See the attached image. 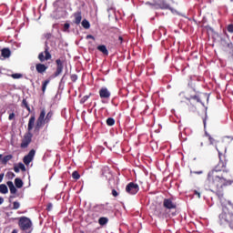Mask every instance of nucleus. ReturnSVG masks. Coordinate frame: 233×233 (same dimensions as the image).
I'll use <instances>...</instances> for the list:
<instances>
[{"mask_svg":"<svg viewBox=\"0 0 233 233\" xmlns=\"http://www.w3.org/2000/svg\"><path fill=\"white\" fill-rule=\"evenodd\" d=\"M35 125V116H31L27 125L28 132H32L34 130V126Z\"/></svg>","mask_w":233,"mask_h":233,"instance_id":"16","label":"nucleus"},{"mask_svg":"<svg viewBox=\"0 0 233 233\" xmlns=\"http://www.w3.org/2000/svg\"><path fill=\"white\" fill-rule=\"evenodd\" d=\"M52 117H54V112L49 111L46 114V110L45 108L41 109L40 115L36 120L35 127V132H39L43 127H45V124L50 123L52 121Z\"/></svg>","mask_w":233,"mask_h":233,"instance_id":"2","label":"nucleus"},{"mask_svg":"<svg viewBox=\"0 0 233 233\" xmlns=\"http://www.w3.org/2000/svg\"><path fill=\"white\" fill-rule=\"evenodd\" d=\"M98 223H99V225H101V227L106 225V223H108V218H106V217H101V218L98 219Z\"/></svg>","mask_w":233,"mask_h":233,"instance_id":"26","label":"nucleus"},{"mask_svg":"<svg viewBox=\"0 0 233 233\" xmlns=\"http://www.w3.org/2000/svg\"><path fill=\"white\" fill-rule=\"evenodd\" d=\"M19 207H21V204H19V202L15 201V202L13 203V209H14V210H17V208H19Z\"/></svg>","mask_w":233,"mask_h":233,"instance_id":"34","label":"nucleus"},{"mask_svg":"<svg viewBox=\"0 0 233 233\" xmlns=\"http://www.w3.org/2000/svg\"><path fill=\"white\" fill-rule=\"evenodd\" d=\"M188 101H196L197 103H201V96L199 95L191 96Z\"/></svg>","mask_w":233,"mask_h":233,"instance_id":"25","label":"nucleus"},{"mask_svg":"<svg viewBox=\"0 0 233 233\" xmlns=\"http://www.w3.org/2000/svg\"><path fill=\"white\" fill-rule=\"evenodd\" d=\"M69 28H70V24L66 23V24L64 25V32H66Z\"/></svg>","mask_w":233,"mask_h":233,"instance_id":"39","label":"nucleus"},{"mask_svg":"<svg viewBox=\"0 0 233 233\" xmlns=\"http://www.w3.org/2000/svg\"><path fill=\"white\" fill-rule=\"evenodd\" d=\"M82 26L83 28H86V30H88V28H90V22H88L86 19H84L82 21Z\"/></svg>","mask_w":233,"mask_h":233,"instance_id":"29","label":"nucleus"},{"mask_svg":"<svg viewBox=\"0 0 233 233\" xmlns=\"http://www.w3.org/2000/svg\"><path fill=\"white\" fill-rule=\"evenodd\" d=\"M227 30L229 34H233V24H229L227 27Z\"/></svg>","mask_w":233,"mask_h":233,"instance_id":"35","label":"nucleus"},{"mask_svg":"<svg viewBox=\"0 0 233 233\" xmlns=\"http://www.w3.org/2000/svg\"><path fill=\"white\" fill-rule=\"evenodd\" d=\"M11 159H14V156H12V155L5 156L2 158V164L3 165H7L8 161H11Z\"/></svg>","mask_w":233,"mask_h":233,"instance_id":"22","label":"nucleus"},{"mask_svg":"<svg viewBox=\"0 0 233 233\" xmlns=\"http://www.w3.org/2000/svg\"><path fill=\"white\" fill-rule=\"evenodd\" d=\"M34 156H35V150L31 149L29 153L26 156H25L23 158V162L25 163V165L26 166L30 165V163L34 161Z\"/></svg>","mask_w":233,"mask_h":233,"instance_id":"12","label":"nucleus"},{"mask_svg":"<svg viewBox=\"0 0 233 233\" xmlns=\"http://www.w3.org/2000/svg\"><path fill=\"white\" fill-rule=\"evenodd\" d=\"M88 97H90V96H83L82 98H81V100H80V103H86V101H88Z\"/></svg>","mask_w":233,"mask_h":233,"instance_id":"38","label":"nucleus"},{"mask_svg":"<svg viewBox=\"0 0 233 233\" xmlns=\"http://www.w3.org/2000/svg\"><path fill=\"white\" fill-rule=\"evenodd\" d=\"M154 216L159 219H167V218H170V213H168V211L163 208H156L154 210Z\"/></svg>","mask_w":233,"mask_h":233,"instance_id":"8","label":"nucleus"},{"mask_svg":"<svg viewBox=\"0 0 233 233\" xmlns=\"http://www.w3.org/2000/svg\"><path fill=\"white\" fill-rule=\"evenodd\" d=\"M155 3L147 2L146 5H149L155 10H170V5L165 2V0H154Z\"/></svg>","mask_w":233,"mask_h":233,"instance_id":"5","label":"nucleus"},{"mask_svg":"<svg viewBox=\"0 0 233 233\" xmlns=\"http://www.w3.org/2000/svg\"><path fill=\"white\" fill-rule=\"evenodd\" d=\"M56 70L53 76H54V77H59V76H61V74H63V68H64L63 60L56 59Z\"/></svg>","mask_w":233,"mask_h":233,"instance_id":"11","label":"nucleus"},{"mask_svg":"<svg viewBox=\"0 0 233 233\" xmlns=\"http://www.w3.org/2000/svg\"><path fill=\"white\" fill-rule=\"evenodd\" d=\"M119 45H123V36H118Z\"/></svg>","mask_w":233,"mask_h":233,"instance_id":"45","label":"nucleus"},{"mask_svg":"<svg viewBox=\"0 0 233 233\" xmlns=\"http://www.w3.org/2000/svg\"><path fill=\"white\" fill-rule=\"evenodd\" d=\"M206 136H207L210 145H215L216 149L218 150V152L220 156H221V154H223V152H227V147H225V144L223 143V141H218V139H216L215 137L210 136V134H208V133H206Z\"/></svg>","mask_w":233,"mask_h":233,"instance_id":"4","label":"nucleus"},{"mask_svg":"<svg viewBox=\"0 0 233 233\" xmlns=\"http://www.w3.org/2000/svg\"><path fill=\"white\" fill-rule=\"evenodd\" d=\"M81 233H85V232L82 231Z\"/></svg>","mask_w":233,"mask_h":233,"instance_id":"53","label":"nucleus"},{"mask_svg":"<svg viewBox=\"0 0 233 233\" xmlns=\"http://www.w3.org/2000/svg\"><path fill=\"white\" fill-rule=\"evenodd\" d=\"M218 224L220 227L228 225L229 228L233 230V213L228 211V208H222V213L218 216Z\"/></svg>","mask_w":233,"mask_h":233,"instance_id":"3","label":"nucleus"},{"mask_svg":"<svg viewBox=\"0 0 233 233\" xmlns=\"http://www.w3.org/2000/svg\"><path fill=\"white\" fill-rule=\"evenodd\" d=\"M126 192L130 196H136L139 192V185L130 182L126 186Z\"/></svg>","mask_w":233,"mask_h":233,"instance_id":"9","label":"nucleus"},{"mask_svg":"<svg viewBox=\"0 0 233 233\" xmlns=\"http://www.w3.org/2000/svg\"><path fill=\"white\" fill-rule=\"evenodd\" d=\"M14 117H15V113H11L8 116L9 121H12V119H14Z\"/></svg>","mask_w":233,"mask_h":233,"instance_id":"40","label":"nucleus"},{"mask_svg":"<svg viewBox=\"0 0 233 233\" xmlns=\"http://www.w3.org/2000/svg\"><path fill=\"white\" fill-rule=\"evenodd\" d=\"M70 79L71 81H73V83H76L77 81V75L76 74L71 75Z\"/></svg>","mask_w":233,"mask_h":233,"instance_id":"36","label":"nucleus"},{"mask_svg":"<svg viewBox=\"0 0 233 233\" xmlns=\"http://www.w3.org/2000/svg\"><path fill=\"white\" fill-rule=\"evenodd\" d=\"M48 46H46L45 48V52H41L38 55V59L40 61V63H45V61H48L50 59H52V55L50 54V51Z\"/></svg>","mask_w":233,"mask_h":233,"instance_id":"10","label":"nucleus"},{"mask_svg":"<svg viewBox=\"0 0 233 233\" xmlns=\"http://www.w3.org/2000/svg\"><path fill=\"white\" fill-rule=\"evenodd\" d=\"M18 168L19 170H22V172H26V167H25V164L23 163H18Z\"/></svg>","mask_w":233,"mask_h":233,"instance_id":"33","label":"nucleus"},{"mask_svg":"<svg viewBox=\"0 0 233 233\" xmlns=\"http://www.w3.org/2000/svg\"><path fill=\"white\" fill-rule=\"evenodd\" d=\"M116 125V120L113 117H108L106 119V126L107 127H114Z\"/></svg>","mask_w":233,"mask_h":233,"instance_id":"28","label":"nucleus"},{"mask_svg":"<svg viewBox=\"0 0 233 233\" xmlns=\"http://www.w3.org/2000/svg\"><path fill=\"white\" fill-rule=\"evenodd\" d=\"M195 196H198V198H201V193H199L198 190L194 191Z\"/></svg>","mask_w":233,"mask_h":233,"instance_id":"43","label":"nucleus"},{"mask_svg":"<svg viewBox=\"0 0 233 233\" xmlns=\"http://www.w3.org/2000/svg\"><path fill=\"white\" fill-rule=\"evenodd\" d=\"M49 84H50V79H46L43 82V84H42L43 94H45V92H46V86H48Z\"/></svg>","mask_w":233,"mask_h":233,"instance_id":"27","label":"nucleus"},{"mask_svg":"<svg viewBox=\"0 0 233 233\" xmlns=\"http://www.w3.org/2000/svg\"><path fill=\"white\" fill-rule=\"evenodd\" d=\"M163 207L166 210H176L177 208V204L174 202V198H164L163 200Z\"/></svg>","mask_w":233,"mask_h":233,"instance_id":"7","label":"nucleus"},{"mask_svg":"<svg viewBox=\"0 0 233 233\" xmlns=\"http://www.w3.org/2000/svg\"><path fill=\"white\" fill-rule=\"evenodd\" d=\"M0 159H3V155L2 154H0Z\"/></svg>","mask_w":233,"mask_h":233,"instance_id":"51","label":"nucleus"},{"mask_svg":"<svg viewBox=\"0 0 233 233\" xmlns=\"http://www.w3.org/2000/svg\"><path fill=\"white\" fill-rule=\"evenodd\" d=\"M111 93L106 87H101L99 90V96L101 99H110Z\"/></svg>","mask_w":233,"mask_h":233,"instance_id":"13","label":"nucleus"},{"mask_svg":"<svg viewBox=\"0 0 233 233\" xmlns=\"http://www.w3.org/2000/svg\"><path fill=\"white\" fill-rule=\"evenodd\" d=\"M11 77H13V79H21V77H23V75L19 73H15L11 75Z\"/></svg>","mask_w":233,"mask_h":233,"instance_id":"31","label":"nucleus"},{"mask_svg":"<svg viewBox=\"0 0 233 233\" xmlns=\"http://www.w3.org/2000/svg\"><path fill=\"white\" fill-rule=\"evenodd\" d=\"M109 203H106V204H99L96 206V208H97L98 210H100L101 212H106L108 210L111 209Z\"/></svg>","mask_w":233,"mask_h":233,"instance_id":"17","label":"nucleus"},{"mask_svg":"<svg viewBox=\"0 0 233 233\" xmlns=\"http://www.w3.org/2000/svg\"><path fill=\"white\" fill-rule=\"evenodd\" d=\"M12 177H15V174L11 173Z\"/></svg>","mask_w":233,"mask_h":233,"instance_id":"49","label":"nucleus"},{"mask_svg":"<svg viewBox=\"0 0 233 233\" xmlns=\"http://www.w3.org/2000/svg\"><path fill=\"white\" fill-rule=\"evenodd\" d=\"M231 1V3H233V0H230Z\"/></svg>","mask_w":233,"mask_h":233,"instance_id":"52","label":"nucleus"},{"mask_svg":"<svg viewBox=\"0 0 233 233\" xmlns=\"http://www.w3.org/2000/svg\"><path fill=\"white\" fill-rule=\"evenodd\" d=\"M111 194L113 198H117V196H119V193L116 189H112Z\"/></svg>","mask_w":233,"mask_h":233,"instance_id":"37","label":"nucleus"},{"mask_svg":"<svg viewBox=\"0 0 233 233\" xmlns=\"http://www.w3.org/2000/svg\"><path fill=\"white\" fill-rule=\"evenodd\" d=\"M0 194H8V187H6V184H0Z\"/></svg>","mask_w":233,"mask_h":233,"instance_id":"24","label":"nucleus"},{"mask_svg":"<svg viewBox=\"0 0 233 233\" xmlns=\"http://www.w3.org/2000/svg\"><path fill=\"white\" fill-rule=\"evenodd\" d=\"M4 178H5V173L0 174V183H3Z\"/></svg>","mask_w":233,"mask_h":233,"instance_id":"42","label":"nucleus"},{"mask_svg":"<svg viewBox=\"0 0 233 233\" xmlns=\"http://www.w3.org/2000/svg\"><path fill=\"white\" fill-rule=\"evenodd\" d=\"M7 187H9L11 194H17V188H15V186H14V182L7 181Z\"/></svg>","mask_w":233,"mask_h":233,"instance_id":"20","label":"nucleus"},{"mask_svg":"<svg viewBox=\"0 0 233 233\" xmlns=\"http://www.w3.org/2000/svg\"><path fill=\"white\" fill-rule=\"evenodd\" d=\"M74 17H75V24L76 25H80L81 20L83 19V16L81 15V11L76 12L74 14Z\"/></svg>","mask_w":233,"mask_h":233,"instance_id":"18","label":"nucleus"},{"mask_svg":"<svg viewBox=\"0 0 233 233\" xmlns=\"http://www.w3.org/2000/svg\"><path fill=\"white\" fill-rule=\"evenodd\" d=\"M14 171H15L16 174H19V167H18V166H15V167H14Z\"/></svg>","mask_w":233,"mask_h":233,"instance_id":"41","label":"nucleus"},{"mask_svg":"<svg viewBox=\"0 0 233 233\" xmlns=\"http://www.w3.org/2000/svg\"><path fill=\"white\" fill-rule=\"evenodd\" d=\"M96 48H97V50H98L99 52H101L104 56H108V49H106V46L101 45V46H98Z\"/></svg>","mask_w":233,"mask_h":233,"instance_id":"21","label":"nucleus"},{"mask_svg":"<svg viewBox=\"0 0 233 233\" xmlns=\"http://www.w3.org/2000/svg\"><path fill=\"white\" fill-rule=\"evenodd\" d=\"M52 203H49L48 205H47V208H46V210H48V211H50V210H52Z\"/></svg>","mask_w":233,"mask_h":233,"instance_id":"44","label":"nucleus"},{"mask_svg":"<svg viewBox=\"0 0 233 233\" xmlns=\"http://www.w3.org/2000/svg\"><path fill=\"white\" fill-rule=\"evenodd\" d=\"M86 39H96V38L92 35H87Z\"/></svg>","mask_w":233,"mask_h":233,"instance_id":"46","label":"nucleus"},{"mask_svg":"<svg viewBox=\"0 0 233 233\" xmlns=\"http://www.w3.org/2000/svg\"><path fill=\"white\" fill-rule=\"evenodd\" d=\"M1 54L2 57H4L5 59H7L8 57H10V56H12V52L10 51L9 48H3L1 50Z\"/></svg>","mask_w":233,"mask_h":233,"instance_id":"19","label":"nucleus"},{"mask_svg":"<svg viewBox=\"0 0 233 233\" xmlns=\"http://www.w3.org/2000/svg\"><path fill=\"white\" fill-rule=\"evenodd\" d=\"M18 226L21 230L26 232L32 228V220L27 217H22L19 218Z\"/></svg>","mask_w":233,"mask_h":233,"instance_id":"6","label":"nucleus"},{"mask_svg":"<svg viewBox=\"0 0 233 233\" xmlns=\"http://www.w3.org/2000/svg\"><path fill=\"white\" fill-rule=\"evenodd\" d=\"M35 70L38 74H45V72L48 70V66H45V64L39 63L35 65Z\"/></svg>","mask_w":233,"mask_h":233,"instance_id":"15","label":"nucleus"},{"mask_svg":"<svg viewBox=\"0 0 233 233\" xmlns=\"http://www.w3.org/2000/svg\"><path fill=\"white\" fill-rule=\"evenodd\" d=\"M72 177H73V179H79L80 177H81V175H79V172H77V171H74L73 173H72Z\"/></svg>","mask_w":233,"mask_h":233,"instance_id":"32","label":"nucleus"},{"mask_svg":"<svg viewBox=\"0 0 233 233\" xmlns=\"http://www.w3.org/2000/svg\"><path fill=\"white\" fill-rule=\"evenodd\" d=\"M15 185L16 188H23V185H24L23 180L19 177H16L15 179Z\"/></svg>","mask_w":233,"mask_h":233,"instance_id":"23","label":"nucleus"},{"mask_svg":"<svg viewBox=\"0 0 233 233\" xmlns=\"http://www.w3.org/2000/svg\"><path fill=\"white\" fill-rule=\"evenodd\" d=\"M30 143H32V133H28L27 136H25V138L21 143V148H26Z\"/></svg>","mask_w":233,"mask_h":233,"instance_id":"14","label":"nucleus"},{"mask_svg":"<svg viewBox=\"0 0 233 233\" xmlns=\"http://www.w3.org/2000/svg\"><path fill=\"white\" fill-rule=\"evenodd\" d=\"M5 203V198L3 197H0V205H3Z\"/></svg>","mask_w":233,"mask_h":233,"instance_id":"47","label":"nucleus"},{"mask_svg":"<svg viewBox=\"0 0 233 233\" xmlns=\"http://www.w3.org/2000/svg\"><path fill=\"white\" fill-rule=\"evenodd\" d=\"M219 161L215 167L208 173L205 180V187L213 194L218 196V199H223V187H230L233 184V179H227L223 174H228L227 159H223V153L218 154Z\"/></svg>","mask_w":233,"mask_h":233,"instance_id":"1","label":"nucleus"},{"mask_svg":"<svg viewBox=\"0 0 233 233\" xmlns=\"http://www.w3.org/2000/svg\"><path fill=\"white\" fill-rule=\"evenodd\" d=\"M22 106H25L28 112H31L30 106H28V102L25 98L22 101Z\"/></svg>","mask_w":233,"mask_h":233,"instance_id":"30","label":"nucleus"},{"mask_svg":"<svg viewBox=\"0 0 233 233\" xmlns=\"http://www.w3.org/2000/svg\"><path fill=\"white\" fill-rule=\"evenodd\" d=\"M171 216H176V212H172V213H171Z\"/></svg>","mask_w":233,"mask_h":233,"instance_id":"50","label":"nucleus"},{"mask_svg":"<svg viewBox=\"0 0 233 233\" xmlns=\"http://www.w3.org/2000/svg\"><path fill=\"white\" fill-rule=\"evenodd\" d=\"M228 206L233 208V204H232V202L228 201Z\"/></svg>","mask_w":233,"mask_h":233,"instance_id":"48","label":"nucleus"}]
</instances>
